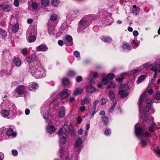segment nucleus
<instances>
[{"label": "nucleus", "instance_id": "aec40b11", "mask_svg": "<svg viewBox=\"0 0 160 160\" xmlns=\"http://www.w3.org/2000/svg\"><path fill=\"white\" fill-rule=\"evenodd\" d=\"M154 65V62L153 64L150 62H147L141 66V68L142 70L146 69L151 67V68Z\"/></svg>", "mask_w": 160, "mask_h": 160}, {"label": "nucleus", "instance_id": "338daca9", "mask_svg": "<svg viewBox=\"0 0 160 160\" xmlns=\"http://www.w3.org/2000/svg\"><path fill=\"white\" fill-rule=\"evenodd\" d=\"M12 154L14 156H17L18 154V151L16 150H13L12 151Z\"/></svg>", "mask_w": 160, "mask_h": 160}, {"label": "nucleus", "instance_id": "de8ad7c7", "mask_svg": "<svg viewBox=\"0 0 160 160\" xmlns=\"http://www.w3.org/2000/svg\"><path fill=\"white\" fill-rule=\"evenodd\" d=\"M25 61L26 62H27L29 63H31L33 61V58L32 56L28 57L25 59Z\"/></svg>", "mask_w": 160, "mask_h": 160}, {"label": "nucleus", "instance_id": "7c9ffc66", "mask_svg": "<svg viewBox=\"0 0 160 160\" xmlns=\"http://www.w3.org/2000/svg\"><path fill=\"white\" fill-rule=\"evenodd\" d=\"M91 102V101L89 98L87 97L85 98L81 102V105H84L86 104L90 103Z\"/></svg>", "mask_w": 160, "mask_h": 160}, {"label": "nucleus", "instance_id": "bf43d9fd", "mask_svg": "<svg viewBox=\"0 0 160 160\" xmlns=\"http://www.w3.org/2000/svg\"><path fill=\"white\" fill-rule=\"evenodd\" d=\"M31 6L33 9H36L38 8V4L34 2H32V3Z\"/></svg>", "mask_w": 160, "mask_h": 160}, {"label": "nucleus", "instance_id": "49530a36", "mask_svg": "<svg viewBox=\"0 0 160 160\" xmlns=\"http://www.w3.org/2000/svg\"><path fill=\"white\" fill-rule=\"evenodd\" d=\"M41 3L42 5L46 7L49 5V2L48 0H42Z\"/></svg>", "mask_w": 160, "mask_h": 160}, {"label": "nucleus", "instance_id": "423d86ee", "mask_svg": "<svg viewBox=\"0 0 160 160\" xmlns=\"http://www.w3.org/2000/svg\"><path fill=\"white\" fill-rule=\"evenodd\" d=\"M151 70L154 72L153 77V78L151 80V82L153 83L155 81V79L157 77V73L160 72V59H157L154 62V65L152 67Z\"/></svg>", "mask_w": 160, "mask_h": 160}, {"label": "nucleus", "instance_id": "c756f323", "mask_svg": "<svg viewBox=\"0 0 160 160\" xmlns=\"http://www.w3.org/2000/svg\"><path fill=\"white\" fill-rule=\"evenodd\" d=\"M84 91V89L81 88H78L76 89L74 92L73 95L75 96H77L79 95L80 93H82Z\"/></svg>", "mask_w": 160, "mask_h": 160}, {"label": "nucleus", "instance_id": "4d7b16f0", "mask_svg": "<svg viewBox=\"0 0 160 160\" xmlns=\"http://www.w3.org/2000/svg\"><path fill=\"white\" fill-rule=\"evenodd\" d=\"M59 156L61 158L63 156L64 154V149L62 147L60 148V150H59Z\"/></svg>", "mask_w": 160, "mask_h": 160}, {"label": "nucleus", "instance_id": "13d9d810", "mask_svg": "<svg viewBox=\"0 0 160 160\" xmlns=\"http://www.w3.org/2000/svg\"><path fill=\"white\" fill-rule=\"evenodd\" d=\"M73 54L74 56L77 58L80 57V53L79 52L77 51H75L73 52Z\"/></svg>", "mask_w": 160, "mask_h": 160}, {"label": "nucleus", "instance_id": "e2e57ef3", "mask_svg": "<svg viewBox=\"0 0 160 160\" xmlns=\"http://www.w3.org/2000/svg\"><path fill=\"white\" fill-rule=\"evenodd\" d=\"M155 98L158 101V102H160V93H158L156 94Z\"/></svg>", "mask_w": 160, "mask_h": 160}, {"label": "nucleus", "instance_id": "f257e3e1", "mask_svg": "<svg viewBox=\"0 0 160 160\" xmlns=\"http://www.w3.org/2000/svg\"><path fill=\"white\" fill-rule=\"evenodd\" d=\"M146 94V92H145L140 96L138 106L140 112L142 114L141 117L142 120L146 122H148L150 120V119L148 115L153 113L154 112V110L151 107L152 101L149 99H147L145 108L143 109L142 108V105L143 100L145 98Z\"/></svg>", "mask_w": 160, "mask_h": 160}, {"label": "nucleus", "instance_id": "774afa93", "mask_svg": "<svg viewBox=\"0 0 160 160\" xmlns=\"http://www.w3.org/2000/svg\"><path fill=\"white\" fill-rule=\"evenodd\" d=\"M93 79H95L98 76V73L96 72H93L92 73Z\"/></svg>", "mask_w": 160, "mask_h": 160}, {"label": "nucleus", "instance_id": "a211bd4d", "mask_svg": "<svg viewBox=\"0 0 160 160\" xmlns=\"http://www.w3.org/2000/svg\"><path fill=\"white\" fill-rule=\"evenodd\" d=\"M70 90L67 89L63 90L61 92V97L62 98H67L69 96V92Z\"/></svg>", "mask_w": 160, "mask_h": 160}, {"label": "nucleus", "instance_id": "864d4df0", "mask_svg": "<svg viewBox=\"0 0 160 160\" xmlns=\"http://www.w3.org/2000/svg\"><path fill=\"white\" fill-rule=\"evenodd\" d=\"M0 34L3 37H6L7 35L6 32L1 29H0Z\"/></svg>", "mask_w": 160, "mask_h": 160}, {"label": "nucleus", "instance_id": "ea45409f", "mask_svg": "<svg viewBox=\"0 0 160 160\" xmlns=\"http://www.w3.org/2000/svg\"><path fill=\"white\" fill-rule=\"evenodd\" d=\"M102 39L104 42H110L112 41V39L108 36L103 37Z\"/></svg>", "mask_w": 160, "mask_h": 160}, {"label": "nucleus", "instance_id": "1a4fd4ad", "mask_svg": "<svg viewBox=\"0 0 160 160\" xmlns=\"http://www.w3.org/2000/svg\"><path fill=\"white\" fill-rule=\"evenodd\" d=\"M83 141L80 138H77L75 143V150L77 152H79L82 149L83 145Z\"/></svg>", "mask_w": 160, "mask_h": 160}, {"label": "nucleus", "instance_id": "4c0bfd02", "mask_svg": "<svg viewBox=\"0 0 160 160\" xmlns=\"http://www.w3.org/2000/svg\"><path fill=\"white\" fill-rule=\"evenodd\" d=\"M152 149H153L155 152L157 153L158 155H160V149L157 148V146L155 145L152 146L151 148Z\"/></svg>", "mask_w": 160, "mask_h": 160}, {"label": "nucleus", "instance_id": "6ab92c4d", "mask_svg": "<svg viewBox=\"0 0 160 160\" xmlns=\"http://www.w3.org/2000/svg\"><path fill=\"white\" fill-rule=\"evenodd\" d=\"M1 115L4 118H7L9 115H11L10 112L8 110L4 109H2L0 112Z\"/></svg>", "mask_w": 160, "mask_h": 160}, {"label": "nucleus", "instance_id": "680f3d73", "mask_svg": "<svg viewBox=\"0 0 160 160\" xmlns=\"http://www.w3.org/2000/svg\"><path fill=\"white\" fill-rule=\"evenodd\" d=\"M20 0H14L13 2L14 5L16 7H18L19 6V1Z\"/></svg>", "mask_w": 160, "mask_h": 160}, {"label": "nucleus", "instance_id": "c03bdc74", "mask_svg": "<svg viewBox=\"0 0 160 160\" xmlns=\"http://www.w3.org/2000/svg\"><path fill=\"white\" fill-rule=\"evenodd\" d=\"M36 39V37L34 36H30L28 37V42L31 43L34 42Z\"/></svg>", "mask_w": 160, "mask_h": 160}, {"label": "nucleus", "instance_id": "09e8293b", "mask_svg": "<svg viewBox=\"0 0 160 160\" xmlns=\"http://www.w3.org/2000/svg\"><path fill=\"white\" fill-rule=\"evenodd\" d=\"M115 77L114 74L112 73H109L107 75L106 74V77L109 80H111L113 79Z\"/></svg>", "mask_w": 160, "mask_h": 160}, {"label": "nucleus", "instance_id": "dca6fc26", "mask_svg": "<svg viewBox=\"0 0 160 160\" xmlns=\"http://www.w3.org/2000/svg\"><path fill=\"white\" fill-rule=\"evenodd\" d=\"M6 134L8 136L12 138L15 137L17 135L16 132L14 131L12 128H9L8 129L6 132Z\"/></svg>", "mask_w": 160, "mask_h": 160}, {"label": "nucleus", "instance_id": "a18cd8bd", "mask_svg": "<svg viewBox=\"0 0 160 160\" xmlns=\"http://www.w3.org/2000/svg\"><path fill=\"white\" fill-rule=\"evenodd\" d=\"M54 28L55 27H51V26H48V32L49 34H54Z\"/></svg>", "mask_w": 160, "mask_h": 160}, {"label": "nucleus", "instance_id": "b1692460", "mask_svg": "<svg viewBox=\"0 0 160 160\" xmlns=\"http://www.w3.org/2000/svg\"><path fill=\"white\" fill-rule=\"evenodd\" d=\"M58 116L60 118H63L65 116V108L63 107L60 108V110L58 113Z\"/></svg>", "mask_w": 160, "mask_h": 160}, {"label": "nucleus", "instance_id": "6e6552de", "mask_svg": "<svg viewBox=\"0 0 160 160\" xmlns=\"http://www.w3.org/2000/svg\"><path fill=\"white\" fill-rule=\"evenodd\" d=\"M25 91V87L23 85H20L13 92L12 95L14 98L19 97V95L23 93Z\"/></svg>", "mask_w": 160, "mask_h": 160}, {"label": "nucleus", "instance_id": "20e7f679", "mask_svg": "<svg viewBox=\"0 0 160 160\" xmlns=\"http://www.w3.org/2000/svg\"><path fill=\"white\" fill-rule=\"evenodd\" d=\"M29 72L32 75L37 78H40L46 76V71L40 64H35L29 68Z\"/></svg>", "mask_w": 160, "mask_h": 160}, {"label": "nucleus", "instance_id": "ddd939ff", "mask_svg": "<svg viewBox=\"0 0 160 160\" xmlns=\"http://www.w3.org/2000/svg\"><path fill=\"white\" fill-rule=\"evenodd\" d=\"M64 41L65 44L67 46H71L72 44V38L70 35H67L64 37Z\"/></svg>", "mask_w": 160, "mask_h": 160}, {"label": "nucleus", "instance_id": "37998d69", "mask_svg": "<svg viewBox=\"0 0 160 160\" xmlns=\"http://www.w3.org/2000/svg\"><path fill=\"white\" fill-rule=\"evenodd\" d=\"M59 3L58 0H52L51 1V3L54 7H57Z\"/></svg>", "mask_w": 160, "mask_h": 160}, {"label": "nucleus", "instance_id": "5701e85b", "mask_svg": "<svg viewBox=\"0 0 160 160\" xmlns=\"http://www.w3.org/2000/svg\"><path fill=\"white\" fill-rule=\"evenodd\" d=\"M47 131L48 133L51 134L55 132V128L52 125H48L47 127Z\"/></svg>", "mask_w": 160, "mask_h": 160}, {"label": "nucleus", "instance_id": "2eb2a0df", "mask_svg": "<svg viewBox=\"0 0 160 160\" xmlns=\"http://www.w3.org/2000/svg\"><path fill=\"white\" fill-rule=\"evenodd\" d=\"M141 68V66L139 68H138L136 69H134L131 71L130 72H123V74H125L128 76H130L133 74L136 73L137 72H139L142 71Z\"/></svg>", "mask_w": 160, "mask_h": 160}, {"label": "nucleus", "instance_id": "c85d7f7f", "mask_svg": "<svg viewBox=\"0 0 160 160\" xmlns=\"http://www.w3.org/2000/svg\"><path fill=\"white\" fill-rule=\"evenodd\" d=\"M122 48L124 49H127L128 50H131L132 47L131 45L126 42H123L122 43Z\"/></svg>", "mask_w": 160, "mask_h": 160}, {"label": "nucleus", "instance_id": "f704fd0d", "mask_svg": "<svg viewBox=\"0 0 160 160\" xmlns=\"http://www.w3.org/2000/svg\"><path fill=\"white\" fill-rule=\"evenodd\" d=\"M109 97L110 100L112 102L114 101L115 95L114 92L112 91H110L108 93Z\"/></svg>", "mask_w": 160, "mask_h": 160}, {"label": "nucleus", "instance_id": "0eeeda50", "mask_svg": "<svg viewBox=\"0 0 160 160\" xmlns=\"http://www.w3.org/2000/svg\"><path fill=\"white\" fill-rule=\"evenodd\" d=\"M129 87L128 84L121 85L119 88L118 94L122 98L127 96L128 93L127 92L129 89Z\"/></svg>", "mask_w": 160, "mask_h": 160}, {"label": "nucleus", "instance_id": "58836bf2", "mask_svg": "<svg viewBox=\"0 0 160 160\" xmlns=\"http://www.w3.org/2000/svg\"><path fill=\"white\" fill-rule=\"evenodd\" d=\"M107 87L108 88H115L116 87V84L114 82H110L108 84Z\"/></svg>", "mask_w": 160, "mask_h": 160}, {"label": "nucleus", "instance_id": "3c124183", "mask_svg": "<svg viewBox=\"0 0 160 160\" xmlns=\"http://www.w3.org/2000/svg\"><path fill=\"white\" fill-rule=\"evenodd\" d=\"M69 82V81L68 78H64L62 79V83L63 85H67L68 84Z\"/></svg>", "mask_w": 160, "mask_h": 160}, {"label": "nucleus", "instance_id": "79ce46f5", "mask_svg": "<svg viewBox=\"0 0 160 160\" xmlns=\"http://www.w3.org/2000/svg\"><path fill=\"white\" fill-rule=\"evenodd\" d=\"M67 74L69 76L72 77L76 75V73L73 70H70L68 71Z\"/></svg>", "mask_w": 160, "mask_h": 160}, {"label": "nucleus", "instance_id": "a19ab883", "mask_svg": "<svg viewBox=\"0 0 160 160\" xmlns=\"http://www.w3.org/2000/svg\"><path fill=\"white\" fill-rule=\"evenodd\" d=\"M102 120L104 123L105 124L107 125L108 123V117L106 116L102 117L101 118Z\"/></svg>", "mask_w": 160, "mask_h": 160}, {"label": "nucleus", "instance_id": "4468645a", "mask_svg": "<svg viewBox=\"0 0 160 160\" xmlns=\"http://www.w3.org/2000/svg\"><path fill=\"white\" fill-rule=\"evenodd\" d=\"M12 5L11 4L7 5L1 4L0 7L1 9L4 12H9L11 10Z\"/></svg>", "mask_w": 160, "mask_h": 160}, {"label": "nucleus", "instance_id": "0e129e2a", "mask_svg": "<svg viewBox=\"0 0 160 160\" xmlns=\"http://www.w3.org/2000/svg\"><path fill=\"white\" fill-rule=\"evenodd\" d=\"M21 52L22 54L23 55H26L28 52L27 49V48H24L22 49Z\"/></svg>", "mask_w": 160, "mask_h": 160}, {"label": "nucleus", "instance_id": "412c9836", "mask_svg": "<svg viewBox=\"0 0 160 160\" xmlns=\"http://www.w3.org/2000/svg\"><path fill=\"white\" fill-rule=\"evenodd\" d=\"M102 84L103 85H105L108 84V80L106 78V73H103L102 75Z\"/></svg>", "mask_w": 160, "mask_h": 160}, {"label": "nucleus", "instance_id": "9d476101", "mask_svg": "<svg viewBox=\"0 0 160 160\" xmlns=\"http://www.w3.org/2000/svg\"><path fill=\"white\" fill-rule=\"evenodd\" d=\"M111 16V15L110 13L106 12H104L102 17L103 18V20H102L103 23L107 25H109L110 21L112 20Z\"/></svg>", "mask_w": 160, "mask_h": 160}, {"label": "nucleus", "instance_id": "39448f33", "mask_svg": "<svg viewBox=\"0 0 160 160\" xmlns=\"http://www.w3.org/2000/svg\"><path fill=\"white\" fill-rule=\"evenodd\" d=\"M92 19V16H86L79 22L78 28V31L79 32H83L90 24Z\"/></svg>", "mask_w": 160, "mask_h": 160}, {"label": "nucleus", "instance_id": "f8f14e48", "mask_svg": "<svg viewBox=\"0 0 160 160\" xmlns=\"http://www.w3.org/2000/svg\"><path fill=\"white\" fill-rule=\"evenodd\" d=\"M0 105L1 107L6 108L7 109H8V107H9V108H10L12 107H13L14 108H15L14 107V103L10 102L8 100H3L1 104Z\"/></svg>", "mask_w": 160, "mask_h": 160}, {"label": "nucleus", "instance_id": "052dcab7", "mask_svg": "<svg viewBox=\"0 0 160 160\" xmlns=\"http://www.w3.org/2000/svg\"><path fill=\"white\" fill-rule=\"evenodd\" d=\"M104 133L106 135H109L111 134V131L110 129H106L104 131Z\"/></svg>", "mask_w": 160, "mask_h": 160}, {"label": "nucleus", "instance_id": "4be33fe9", "mask_svg": "<svg viewBox=\"0 0 160 160\" xmlns=\"http://www.w3.org/2000/svg\"><path fill=\"white\" fill-rule=\"evenodd\" d=\"M96 89L91 85L88 86L86 88V92L89 93H94L96 91Z\"/></svg>", "mask_w": 160, "mask_h": 160}, {"label": "nucleus", "instance_id": "f03ea898", "mask_svg": "<svg viewBox=\"0 0 160 160\" xmlns=\"http://www.w3.org/2000/svg\"><path fill=\"white\" fill-rule=\"evenodd\" d=\"M68 132L72 135L74 133V130L72 124L65 122L63 128L60 130L58 133L59 143L60 144H64L65 143L67 134Z\"/></svg>", "mask_w": 160, "mask_h": 160}, {"label": "nucleus", "instance_id": "393cba45", "mask_svg": "<svg viewBox=\"0 0 160 160\" xmlns=\"http://www.w3.org/2000/svg\"><path fill=\"white\" fill-rule=\"evenodd\" d=\"M38 51H45L47 50L48 48L46 45H40L37 47Z\"/></svg>", "mask_w": 160, "mask_h": 160}, {"label": "nucleus", "instance_id": "c9c22d12", "mask_svg": "<svg viewBox=\"0 0 160 160\" xmlns=\"http://www.w3.org/2000/svg\"><path fill=\"white\" fill-rule=\"evenodd\" d=\"M133 8L134 9L133 10V13L135 15H137L139 12L140 8L138 7H136L135 5H134Z\"/></svg>", "mask_w": 160, "mask_h": 160}, {"label": "nucleus", "instance_id": "5fc2aeb1", "mask_svg": "<svg viewBox=\"0 0 160 160\" xmlns=\"http://www.w3.org/2000/svg\"><path fill=\"white\" fill-rule=\"evenodd\" d=\"M123 73H122L121 74L120 77L117 78L116 79L117 81H118L120 82H122L123 78V76L127 75H125V74H123Z\"/></svg>", "mask_w": 160, "mask_h": 160}, {"label": "nucleus", "instance_id": "2f4dec72", "mask_svg": "<svg viewBox=\"0 0 160 160\" xmlns=\"http://www.w3.org/2000/svg\"><path fill=\"white\" fill-rule=\"evenodd\" d=\"M147 77V75H141L138 78V80L137 81V84H139L140 83L142 82Z\"/></svg>", "mask_w": 160, "mask_h": 160}, {"label": "nucleus", "instance_id": "bb28decb", "mask_svg": "<svg viewBox=\"0 0 160 160\" xmlns=\"http://www.w3.org/2000/svg\"><path fill=\"white\" fill-rule=\"evenodd\" d=\"M14 107H15L14 108L13 107L11 108H9V107H8V109L9 112H10L11 116L16 113L17 108L15 104H14Z\"/></svg>", "mask_w": 160, "mask_h": 160}, {"label": "nucleus", "instance_id": "7ed1b4c3", "mask_svg": "<svg viewBox=\"0 0 160 160\" xmlns=\"http://www.w3.org/2000/svg\"><path fill=\"white\" fill-rule=\"evenodd\" d=\"M135 132L136 136L141 139L142 146L143 147H145L147 144V142L146 139H142V138L151 135V134H149L143 127L138 123L136 124L135 126Z\"/></svg>", "mask_w": 160, "mask_h": 160}, {"label": "nucleus", "instance_id": "72a5a7b5", "mask_svg": "<svg viewBox=\"0 0 160 160\" xmlns=\"http://www.w3.org/2000/svg\"><path fill=\"white\" fill-rule=\"evenodd\" d=\"M19 29V24L18 23H16L13 26L12 31L13 32L16 33L18 31Z\"/></svg>", "mask_w": 160, "mask_h": 160}, {"label": "nucleus", "instance_id": "473e14b6", "mask_svg": "<svg viewBox=\"0 0 160 160\" xmlns=\"http://www.w3.org/2000/svg\"><path fill=\"white\" fill-rule=\"evenodd\" d=\"M48 26H51V27H55L56 25V23L55 21L49 19L48 23Z\"/></svg>", "mask_w": 160, "mask_h": 160}, {"label": "nucleus", "instance_id": "9b49d317", "mask_svg": "<svg viewBox=\"0 0 160 160\" xmlns=\"http://www.w3.org/2000/svg\"><path fill=\"white\" fill-rule=\"evenodd\" d=\"M49 107L48 105L45 107L44 105L42 106L41 107V113H43V117L47 121L48 120V116L50 112L49 111Z\"/></svg>", "mask_w": 160, "mask_h": 160}, {"label": "nucleus", "instance_id": "cd10ccee", "mask_svg": "<svg viewBox=\"0 0 160 160\" xmlns=\"http://www.w3.org/2000/svg\"><path fill=\"white\" fill-rule=\"evenodd\" d=\"M0 137L3 139H7V137L5 133L4 128H1L0 129Z\"/></svg>", "mask_w": 160, "mask_h": 160}, {"label": "nucleus", "instance_id": "69168bd1", "mask_svg": "<svg viewBox=\"0 0 160 160\" xmlns=\"http://www.w3.org/2000/svg\"><path fill=\"white\" fill-rule=\"evenodd\" d=\"M82 80V77L80 76H78L76 78V80L77 82H79Z\"/></svg>", "mask_w": 160, "mask_h": 160}, {"label": "nucleus", "instance_id": "a878e982", "mask_svg": "<svg viewBox=\"0 0 160 160\" xmlns=\"http://www.w3.org/2000/svg\"><path fill=\"white\" fill-rule=\"evenodd\" d=\"M13 62L14 65L17 67H19L21 65V61L18 58L15 57L13 59Z\"/></svg>", "mask_w": 160, "mask_h": 160}, {"label": "nucleus", "instance_id": "6e6d98bb", "mask_svg": "<svg viewBox=\"0 0 160 160\" xmlns=\"http://www.w3.org/2000/svg\"><path fill=\"white\" fill-rule=\"evenodd\" d=\"M117 103L116 102H114L113 103L112 107L109 109V112H112L113 111L114 108H115V107L117 105Z\"/></svg>", "mask_w": 160, "mask_h": 160}, {"label": "nucleus", "instance_id": "f3484780", "mask_svg": "<svg viewBox=\"0 0 160 160\" xmlns=\"http://www.w3.org/2000/svg\"><path fill=\"white\" fill-rule=\"evenodd\" d=\"M29 84L28 88L30 91H33L37 89L38 87V84L35 82H31Z\"/></svg>", "mask_w": 160, "mask_h": 160}, {"label": "nucleus", "instance_id": "8fccbe9b", "mask_svg": "<svg viewBox=\"0 0 160 160\" xmlns=\"http://www.w3.org/2000/svg\"><path fill=\"white\" fill-rule=\"evenodd\" d=\"M58 102V100L57 99H54V100L53 101V102H50L48 104L49 105L51 104L52 103H54V107H55V108H56V107H58V105L57 103Z\"/></svg>", "mask_w": 160, "mask_h": 160}, {"label": "nucleus", "instance_id": "e433bc0d", "mask_svg": "<svg viewBox=\"0 0 160 160\" xmlns=\"http://www.w3.org/2000/svg\"><path fill=\"white\" fill-rule=\"evenodd\" d=\"M57 18L58 16L56 14L54 13H52L50 15L49 19L56 21Z\"/></svg>", "mask_w": 160, "mask_h": 160}, {"label": "nucleus", "instance_id": "603ef678", "mask_svg": "<svg viewBox=\"0 0 160 160\" xmlns=\"http://www.w3.org/2000/svg\"><path fill=\"white\" fill-rule=\"evenodd\" d=\"M96 108L92 107L91 111V118L92 117H93V115L95 114L96 112Z\"/></svg>", "mask_w": 160, "mask_h": 160}]
</instances>
